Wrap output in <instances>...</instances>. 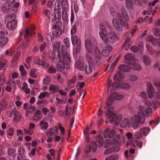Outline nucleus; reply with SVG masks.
<instances>
[{
	"label": "nucleus",
	"mask_w": 160,
	"mask_h": 160,
	"mask_svg": "<svg viewBox=\"0 0 160 160\" xmlns=\"http://www.w3.org/2000/svg\"><path fill=\"white\" fill-rule=\"evenodd\" d=\"M77 30V28L76 25L74 24L72 27L71 30V35H74L76 32Z\"/></svg>",
	"instance_id": "obj_54"
},
{
	"label": "nucleus",
	"mask_w": 160,
	"mask_h": 160,
	"mask_svg": "<svg viewBox=\"0 0 160 160\" xmlns=\"http://www.w3.org/2000/svg\"><path fill=\"white\" fill-rule=\"evenodd\" d=\"M46 47V44L45 42H43L42 43L40 46L39 48L40 51L41 52H42L45 48Z\"/></svg>",
	"instance_id": "obj_56"
},
{
	"label": "nucleus",
	"mask_w": 160,
	"mask_h": 160,
	"mask_svg": "<svg viewBox=\"0 0 160 160\" xmlns=\"http://www.w3.org/2000/svg\"><path fill=\"white\" fill-rule=\"evenodd\" d=\"M46 38L49 41H52L54 38V36L53 33L52 32H50L46 36Z\"/></svg>",
	"instance_id": "obj_49"
},
{
	"label": "nucleus",
	"mask_w": 160,
	"mask_h": 160,
	"mask_svg": "<svg viewBox=\"0 0 160 160\" xmlns=\"http://www.w3.org/2000/svg\"><path fill=\"white\" fill-rule=\"evenodd\" d=\"M58 56L59 61L57 62V67L58 69H63L65 67L64 62L69 64L71 61L69 54L65 46L62 47V52H58Z\"/></svg>",
	"instance_id": "obj_3"
},
{
	"label": "nucleus",
	"mask_w": 160,
	"mask_h": 160,
	"mask_svg": "<svg viewBox=\"0 0 160 160\" xmlns=\"http://www.w3.org/2000/svg\"><path fill=\"white\" fill-rule=\"evenodd\" d=\"M85 45L87 51L89 53H91L93 45L91 44L89 39H87L85 40Z\"/></svg>",
	"instance_id": "obj_19"
},
{
	"label": "nucleus",
	"mask_w": 160,
	"mask_h": 160,
	"mask_svg": "<svg viewBox=\"0 0 160 160\" xmlns=\"http://www.w3.org/2000/svg\"><path fill=\"white\" fill-rule=\"evenodd\" d=\"M124 154L127 160H133V159L134 158L133 155L128 154V150L125 151Z\"/></svg>",
	"instance_id": "obj_33"
},
{
	"label": "nucleus",
	"mask_w": 160,
	"mask_h": 160,
	"mask_svg": "<svg viewBox=\"0 0 160 160\" xmlns=\"http://www.w3.org/2000/svg\"><path fill=\"white\" fill-rule=\"evenodd\" d=\"M154 85L157 87L158 90L160 89V82L157 80H155L153 82Z\"/></svg>",
	"instance_id": "obj_57"
},
{
	"label": "nucleus",
	"mask_w": 160,
	"mask_h": 160,
	"mask_svg": "<svg viewBox=\"0 0 160 160\" xmlns=\"http://www.w3.org/2000/svg\"><path fill=\"white\" fill-rule=\"evenodd\" d=\"M123 98V95H119L116 92L110 95L106 103L105 108L108 109L105 112V115L107 118L110 119V123H113L115 126L118 125L121 122V115H117L113 111V107H110L115 99L120 100Z\"/></svg>",
	"instance_id": "obj_1"
},
{
	"label": "nucleus",
	"mask_w": 160,
	"mask_h": 160,
	"mask_svg": "<svg viewBox=\"0 0 160 160\" xmlns=\"http://www.w3.org/2000/svg\"><path fill=\"white\" fill-rule=\"evenodd\" d=\"M147 86L148 88L147 89L149 91H151V93L153 92H154V90L152 84L150 82H148L147 83Z\"/></svg>",
	"instance_id": "obj_51"
},
{
	"label": "nucleus",
	"mask_w": 160,
	"mask_h": 160,
	"mask_svg": "<svg viewBox=\"0 0 160 160\" xmlns=\"http://www.w3.org/2000/svg\"><path fill=\"white\" fill-rule=\"evenodd\" d=\"M83 133L85 136L86 140L87 143H89L92 142L90 141V139L89 136V131L87 129L84 130L83 131Z\"/></svg>",
	"instance_id": "obj_31"
},
{
	"label": "nucleus",
	"mask_w": 160,
	"mask_h": 160,
	"mask_svg": "<svg viewBox=\"0 0 160 160\" xmlns=\"http://www.w3.org/2000/svg\"><path fill=\"white\" fill-rule=\"evenodd\" d=\"M15 15L12 14L9 15L7 17L8 22L6 25V27L8 29L12 30L15 29L17 26V21L15 20Z\"/></svg>",
	"instance_id": "obj_6"
},
{
	"label": "nucleus",
	"mask_w": 160,
	"mask_h": 160,
	"mask_svg": "<svg viewBox=\"0 0 160 160\" xmlns=\"http://www.w3.org/2000/svg\"><path fill=\"white\" fill-rule=\"evenodd\" d=\"M129 78L131 81H135L137 79V77L133 74H130L129 76Z\"/></svg>",
	"instance_id": "obj_55"
},
{
	"label": "nucleus",
	"mask_w": 160,
	"mask_h": 160,
	"mask_svg": "<svg viewBox=\"0 0 160 160\" xmlns=\"http://www.w3.org/2000/svg\"><path fill=\"white\" fill-rule=\"evenodd\" d=\"M114 138L112 140L113 143L116 145H120L121 144V136L120 135L118 134L116 136L114 137Z\"/></svg>",
	"instance_id": "obj_16"
},
{
	"label": "nucleus",
	"mask_w": 160,
	"mask_h": 160,
	"mask_svg": "<svg viewBox=\"0 0 160 160\" xmlns=\"http://www.w3.org/2000/svg\"><path fill=\"white\" fill-rule=\"evenodd\" d=\"M20 54L19 52H17L14 56V58L12 60V66L13 68L12 69H15V68H14V67L17 65V62L18 60V58L20 56Z\"/></svg>",
	"instance_id": "obj_20"
},
{
	"label": "nucleus",
	"mask_w": 160,
	"mask_h": 160,
	"mask_svg": "<svg viewBox=\"0 0 160 160\" xmlns=\"http://www.w3.org/2000/svg\"><path fill=\"white\" fill-rule=\"evenodd\" d=\"M126 5L128 9L132 8L133 6L132 0H126Z\"/></svg>",
	"instance_id": "obj_32"
},
{
	"label": "nucleus",
	"mask_w": 160,
	"mask_h": 160,
	"mask_svg": "<svg viewBox=\"0 0 160 160\" xmlns=\"http://www.w3.org/2000/svg\"><path fill=\"white\" fill-rule=\"evenodd\" d=\"M42 13L48 18L50 21H53L54 19V16L53 13L49 10L44 9L42 11Z\"/></svg>",
	"instance_id": "obj_15"
},
{
	"label": "nucleus",
	"mask_w": 160,
	"mask_h": 160,
	"mask_svg": "<svg viewBox=\"0 0 160 160\" xmlns=\"http://www.w3.org/2000/svg\"><path fill=\"white\" fill-rule=\"evenodd\" d=\"M116 18L112 20V23L115 28L118 30L120 31L122 30L123 25V21L122 17L119 13H116Z\"/></svg>",
	"instance_id": "obj_7"
},
{
	"label": "nucleus",
	"mask_w": 160,
	"mask_h": 160,
	"mask_svg": "<svg viewBox=\"0 0 160 160\" xmlns=\"http://www.w3.org/2000/svg\"><path fill=\"white\" fill-rule=\"evenodd\" d=\"M131 68L134 70H140L141 69V66L138 64L136 63L132 65Z\"/></svg>",
	"instance_id": "obj_36"
},
{
	"label": "nucleus",
	"mask_w": 160,
	"mask_h": 160,
	"mask_svg": "<svg viewBox=\"0 0 160 160\" xmlns=\"http://www.w3.org/2000/svg\"><path fill=\"white\" fill-rule=\"evenodd\" d=\"M122 72H119L115 74L114 77V80H120L124 78L123 72L124 71H122Z\"/></svg>",
	"instance_id": "obj_23"
},
{
	"label": "nucleus",
	"mask_w": 160,
	"mask_h": 160,
	"mask_svg": "<svg viewBox=\"0 0 160 160\" xmlns=\"http://www.w3.org/2000/svg\"><path fill=\"white\" fill-rule=\"evenodd\" d=\"M126 136L128 139V141H130L132 140V133L130 132H127L126 134Z\"/></svg>",
	"instance_id": "obj_62"
},
{
	"label": "nucleus",
	"mask_w": 160,
	"mask_h": 160,
	"mask_svg": "<svg viewBox=\"0 0 160 160\" xmlns=\"http://www.w3.org/2000/svg\"><path fill=\"white\" fill-rule=\"evenodd\" d=\"M112 47L109 45H107L104 47L102 50V54L105 57H108L112 50Z\"/></svg>",
	"instance_id": "obj_11"
},
{
	"label": "nucleus",
	"mask_w": 160,
	"mask_h": 160,
	"mask_svg": "<svg viewBox=\"0 0 160 160\" xmlns=\"http://www.w3.org/2000/svg\"><path fill=\"white\" fill-rule=\"evenodd\" d=\"M77 78L76 76L73 77L72 78L68 80V83L69 85H71L74 83L76 81Z\"/></svg>",
	"instance_id": "obj_52"
},
{
	"label": "nucleus",
	"mask_w": 160,
	"mask_h": 160,
	"mask_svg": "<svg viewBox=\"0 0 160 160\" xmlns=\"http://www.w3.org/2000/svg\"><path fill=\"white\" fill-rule=\"evenodd\" d=\"M59 89V87L58 86H55L53 84H51L49 88V90L52 92V93L57 92Z\"/></svg>",
	"instance_id": "obj_30"
},
{
	"label": "nucleus",
	"mask_w": 160,
	"mask_h": 160,
	"mask_svg": "<svg viewBox=\"0 0 160 160\" xmlns=\"http://www.w3.org/2000/svg\"><path fill=\"white\" fill-rule=\"evenodd\" d=\"M66 11H63L62 12V18L64 20H66L68 18V16L66 12Z\"/></svg>",
	"instance_id": "obj_59"
},
{
	"label": "nucleus",
	"mask_w": 160,
	"mask_h": 160,
	"mask_svg": "<svg viewBox=\"0 0 160 160\" xmlns=\"http://www.w3.org/2000/svg\"><path fill=\"white\" fill-rule=\"evenodd\" d=\"M12 6L11 3L6 2L2 5L1 8L2 11L4 13H8L10 11Z\"/></svg>",
	"instance_id": "obj_12"
},
{
	"label": "nucleus",
	"mask_w": 160,
	"mask_h": 160,
	"mask_svg": "<svg viewBox=\"0 0 160 160\" xmlns=\"http://www.w3.org/2000/svg\"><path fill=\"white\" fill-rule=\"evenodd\" d=\"M87 58L88 62V65L86 66L85 70H87L88 69L89 70L96 69L95 64L93 62V60L90 56L88 55H87Z\"/></svg>",
	"instance_id": "obj_10"
},
{
	"label": "nucleus",
	"mask_w": 160,
	"mask_h": 160,
	"mask_svg": "<svg viewBox=\"0 0 160 160\" xmlns=\"http://www.w3.org/2000/svg\"><path fill=\"white\" fill-rule=\"evenodd\" d=\"M56 52L55 51L53 50V52H50L49 53V57L51 60H54L56 57L55 52Z\"/></svg>",
	"instance_id": "obj_44"
},
{
	"label": "nucleus",
	"mask_w": 160,
	"mask_h": 160,
	"mask_svg": "<svg viewBox=\"0 0 160 160\" xmlns=\"http://www.w3.org/2000/svg\"><path fill=\"white\" fill-rule=\"evenodd\" d=\"M62 7L63 10L67 11L69 8V6L67 1L66 0H63L61 2Z\"/></svg>",
	"instance_id": "obj_28"
},
{
	"label": "nucleus",
	"mask_w": 160,
	"mask_h": 160,
	"mask_svg": "<svg viewBox=\"0 0 160 160\" xmlns=\"http://www.w3.org/2000/svg\"><path fill=\"white\" fill-rule=\"evenodd\" d=\"M124 59L127 63L131 64V62L134 61V55L131 53L127 54L125 56Z\"/></svg>",
	"instance_id": "obj_18"
},
{
	"label": "nucleus",
	"mask_w": 160,
	"mask_h": 160,
	"mask_svg": "<svg viewBox=\"0 0 160 160\" xmlns=\"http://www.w3.org/2000/svg\"><path fill=\"white\" fill-rule=\"evenodd\" d=\"M143 60L144 64L147 65H149L151 62V59L147 56L143 57Z\"/></svg>",
	"instance_id": "obj_34"
},
{
	"label": "nucleus",
	"mask_w": 160,
	"mask_h": 160,
	"mask_svg": "<svg viewBox=\"0 0 160 160\" xmlns=\"http://www.w3.org/2000/svg\"><path fill=\"white\" fill-rule=\"evenodd\" d=\"M128 145H131L132 146L135 147L138 145V141L137 140H134L132 141L131 140L130 141H128L127 142Z\"/></svg>",
	"instance_id": "obj_38"
},
{
	"label": "nucleus",
	"mask_w": 160,
	"mask_h": 160,
	"mask_svg": "<svg viewBox=\"0 0 160 160\" xmlns=\"http://www.w3.org/2000/svg\"><path fill=\"white\" fill-rule=\"evenodd\" d=\"M110 14L112 16H116V13H118V12H116L115 10L113 8H111L110 9Z\"/></svg>",
	"instance_id": "obj_61"
},
{
	"label": "nucleus",
	"mask_w": 160,
	"mask_h": 160,
	"mask_svg": "<svg viewBox=\"0 0 160 160\" xmlns=\"http://www.w3.org/2000/svg\"><path fill=\"white\" fill-rule=\"evenodd\" d=\"M100 37L105 43L113 44L118 40V37L114 32L111 31L105 34L102 31L99 32Z\"/></svg>",
	"instance_id": "obj_5"
},
{
	"label": "nucleus",
	"mask_w": 160,
	"mask_h": 160,
	"mask_svg": "<svg viewBox=\"0 0 160 160\" xmlns=\"http://www.w3.org/2000/svg\"><path fill=\"white\" fill-rule=\"evenodd\" d=\"M120 150V148L118 147H112L107 149L104 152V154H110L112 153L116 152Z\"/></svg>",
	"instance_id": "obj_17"
},
{
	"label": "nucleus",
	"mask_w": 160,
	"mask_h": 160,
	"mask_svg": "<svg viewBox=\"0 0 160 160\" xmlns=\"http://www.w3.org/2000/svg\"><path fill=\"white\" fill-rule=\"evenodd\" d=\"M130 68L129 66L125 64H122L119 67V70H128Z\"/></svg>",
	"instance_id": "obj_48"
},
{
	"label": "nucleus",
	"mask_w": 160,
	"mask_h": 160,
	"mask_svg": "<svg viewBox=\"0 0 160 160\" xmlns=\"http://www.w3.org/2000/svg\"><path fill=\"white\" fill-rule=\"evenodd\" d=\"M154 39L153 36H149L147 37L146 40L147 42H151L152 43V42L153 40Z\"/></svg>",
	"instance_id": "obj_64"
},
{
	"label": "nucleus",
	"mask_w": 160,
	"mask_h": 160,
	"mask_svg": "<svg viewBox=\"0 0 160 160\" xmlns=\"http://www.w3.org/2000/svg\"><path fill=\"white\" fill-rule=\"evenodd\" d=\"M8 41V39L7 37H4L1 38L0 41V45L1 47L4 46Z\"/></svg>",
	"instance_id": "obj_29"
},
{
	"label": "nucleus",
	"mask_w": 160,
	"mask_h": 160,
	"mask_svg": "<svg viewBox=\"0 0 160 160\" xmlns=\"http://www.w3.org/2000/svg\"><path fill=\"white\" fill-rule=\"evenodd\" d=\"M8 33L7 31L6 30L0 31V38L1 39L7 35Z\"/></svg>",
	"instance_id": "obj_50"
},
{
	"label": "nucleus",
	"mask_w": 160,
	"mask_h": 160,
	"mask_svg": "<svg viewBox=\"0 0 160 160\" xmlns=\"http://www.w3.org/2000/svg\"><path fill=\"white\" fill-rule=\"evenodd\" d=\"M60 47V42H56L53 46V50L55 51L56 52L58 51Z\"/></svg>",
	"instance_id": "obj_47"
},
{
	"label": "nucleus",
	"mask_w": 160,
	"mask_h": 160,
	"mask_svg": "<svg viewBox=\"0 0 160 160\" xmlns=\"http://www.w3.org/2000/svg\"><path fill=\"white\" fill-rule=\"evenodd\" d=\"M118 156L117 154H114L109 156L105 160H117Z\"/></svg>",
	"instance_id": "obj_37"
},
{
	"label": "nucleus",
	"mask_w": 160,
	"mask_h": 160,
	"mask_svg": "<svg viewBox=\"0 0 160 160\" xmlns=\"http://www.w3.org/2000/svg\"><path fill=\"white\" fill-rule=\"evenodd\" d=\"M129 123L128 120L127 118H125L121 122L120 126L122 128L126 127Z\"/></svg>",
	"instance_id": "obj_40"
},
{
	"label": "nucleus",
	"mask_w": 160,
	"mask_h": 160,
	"mask_svg": "<svg viewBox=\"0 0 160 160\" xmlns=\"http://www.w3.org/2000/svg\"><path fill=\"white\" fill-rule=\"evenodd\" d=\"M58 126L62 134L64 135L65 132V130L64 128L62 127L60 123L58 124Z\"/></svg>",
	"instance_id": "obj_63"
},
{
	"label": "nucleus",
	"mask_w": 160,
	"mask_h": 160,
	"mask_svg": "<svg viewBox=\"0 0 160 160\" xmlns=\"http://www.w3.org/2000/svg\"><path fill=\"white\" fill-rule=\"evenodd\" d=\"M139 130L142 134V135L146 136L149 133L150 129L148 128L145 127L140 128Z\"/></svg>",
	"instance_id": "obj_26"
},
{
	"label": "nucleus",
	"mask_w": 160,
	"mask_h": 160,
	"mask_svg": "<svg viewBox=\"0 0 160 160\" xmlns=\"http://www.w3.org/2000/svg\"><path fill=\"white\" fill-rule=\"evenodd\" d=\"M56 100L58 101V102L56 103L57 105H59L60 103H65L66 102V101H64V100H63V99H60L58 98H56Z\"/></svg>",
	"instance_id": "obj_58"
},
{
	"label": "nucleus",
	"mask_w": 160,
	"mask_h": 160,
	"mask_svg": "<svg viewBox=\"0 0 160 160\" xmlns=\"http://www.w3.org/2000/svg\"><path fill=\"white\" fill-rule=\"evenodd\" d=\"M94 46L93 47V49L92 51V52L95 56V57L98 58H99L101 57V51L99 48L95 46L96 41H95L94 42Z\"/></svg>",
	"instance_id": "obj_13"
},
{
	"label": "nucleus",
	"mask_w": 160,
	"mask_h": 160,
	"mask_svg": "<svg viewBox=\"0 0 160 160\" xmlns=\"http://www.w3.org/2000/svg\"><path fill=\"white\" fill-rule=\"evenodd\" d=\"M151 112V108L149 107L144 108L139 106L138 114L135 116V121L132 123V128L136 129L140 127L144 122L145 117Z\"/></svg>",
	"instance_id": "obj_2"
},
{
	"label": "nucleus",
	"mask_w": 160,
	"mask_h": 160,
	"mask_svg": "<svg viewBox=\"0 0 160 160\" xmlns=\"http://www.w3.org/2000/svg\"><path fill=\"white\" fill-rule=\"evenodd\" d=\"M72 42V45L75 46L77 45V48L76 50H73V54H76L79 52L80 49L81 41L80 39L78 38L76 35H73L71 37Z\"/></svg>",
	"instance_id": "obj_8"
},
{
	"label": "nucleus",
	"mask_w": 160,
	"mask_h": 160,
	"mask_svg": "<svg viewBox=\"0 0 160 160\" xmlns=\"http://www.w3.org/2000/svg\"><path fill=\"white\" fill-rule=\"evenodd\" d=\"M14 120L15 122H18L21 119V115L19 112L16 110L14 111Z\"/></svg>",
	"instance_id": "obj_25"
},
{
	"label": "nucleus",
	"mask_w": 160,
	"mask_h": 160,
	"mask_svg": "<svg viewBox=\"0 0 160 160\" xmlns=\"http://www.w3.org/2000/svg\"><path fill=\"white\" fill-rule=\"evenodd\" d=\"M83 62L82 59V58H80L76 63V67L77 69L78 70H81L83 69Z\"/></svg>",
	"instance_id": "obj_24"
},
{
	"label": "nucleus",
	"mask_w": 160,
	"mask_h": 160,
	"mask_svg": "<svg viewBox=\"0 0 160 160\" xmlns=\"http://www.w3.org/2000/svg\"><path fill=\"white\" fill-rule=\"evenodd\" d=\"M112 140H106L104 142V146L105 148H108L110 147L112 143Z\"/></svg>",
	"instance_id": "obj_43"
},
{
	"label": "nucleus",
	"mask_w": 160,
	"mask_h": 160,
	"mask_svg": "<svg viewBox=\"0 0 160 160\" xmlns=\"http://www.w3.org/2000/svg\"><path fill=\"white\" fill-rule=\"evenodd\" d=\"M25 157H22L18 154H15L13 156V159L14 160H21L24 158Z\"/></svg>",
	"instance_id": "obj_53"
},
{
	"label": "nucleus",
	"mask_w": 160,
	"mask_h": 160,
	"mask_svg": "<svg viewBox=\"0 0 160 160\" xmlns=\"http://www.w3.org/2000/svg\"><path fill=\"white\" fill-rule=\"evenodd\" d=\"M25 150L22 147H20L19 148L18 152L19 155L22 157H25L24 155Z\"/></svg>",
	"instance_id": "obj_42"
},
{
	"label": "nucleus",
	"mask_w": 160,
	"mask_h": 160,
	"mask_svg": "<svg viewBox=\"0 0 160 160\" xmlns=\"http://www.w3.org/2000/svg\"><path fill=\"white\" fill-rule=\"evenodd\" d=\"M42 115L41 112L40 110H37L34 113L33 120L36 121L39 120L42 118Z\"/></svg>",
	"instance_id": "obj_22"
},
{
	"label": "nucleus",
	"mask_w": 160,
	"mask_h": 160,
	"mask_svg": "<svg viewBox=\"0 0 160 160\" xmlns=\"http://www.w3.org/2000/svg\"><path fill=\"white\" fill-rule=\"evenodd\" d=\"M15 152V150L12 148H10L8 150V154L10 156L12 155Z\"/></svg>",
	"instance_id": "obj_60"
},
{
	"label": "nucleus",
	"mask_w": 160,
	"mask_h": 160,
	"mask_svg": "<svg viewBox=\"0 0 160 160\" xmlns=\"http://www.w3.org/2000/svg\"><path fill=\"white\" fill-rule=\"evenodd\" d=\"M152 106L154 109H156L160 106V102L158 101H153L152 102Z\"/></svg>",
	"instance_id": "obj_41"
},
{
	"label": "nucleus",
	"mask_w": 160,
	"mask_h": 160,
	"mask_svg": "<svg viewBox=\"0 0 160 160\" xmlns=\"http://www.w3.org/2000/svg\"><path fill=\"white\" fill-rule=\"evenodd\" d=\"M35 34L34 32L32 31H30L29 28H27L25 34H24V38H26L30 36H31Z\"/></svg>",
	"instance_id": "obj_35"
},
{
	"label": "nucleus",
	"mask_w": 160,
	"mask_h": 160,
	"mask_svg": "<svg viewBox=\"0 0 160 160\" xmlns=\"http://www.w3.org/2000/svg\"><path fill=\"white\" fill-rule=\"evenodd\" d=\"M121 12L125 20L126 21H128L129 20V18L125 9L122 8L121 9Z\"/></svg>",
	"instance_id": "obj_27"
},
{
	"label": "nucleus",
	"mask_w": 160,
	"mask_h": 160,
	"mask_svg": "<svg viewBox=\"0 0 160 160\" xmlns=\"http://www.w3.org/2000/svg\"><path fill=\"white\" fill-rule=\"evenodd\" d=\"M96 142L98 143V144L97 145L94 142H92L90 143H88L87 145V147L85 150V157L86 158H88L89 157L88 153L91 151L94 152L97 149V146L98 147H101L103 144V139L102 136L101 135L97 136L96 138Z\"/></svg>",
	"instance_id": "obj_4"
},
{
	"label": "nucleus",
	"mask_w": 160,
	"mask_h": 160,
	"mask_svg": "<svg viewBox=\"0 0 160 160\" xmlns=\"http://www.w3.org/2000/svg\"><path fill=\"white\" fill-rule=\"evenodd\" d=\"M8 66L6 60L2 56L0 57V70H5Z\"/></svg>",
	"instance_id": "obj_14"
},
{
	"label": "nucleus",
	"mask_w": 160,
	"mask_h": 160,
	"mask_svg": "<svg viewBox=\"0 0 160 160\" xmlns=\"http://www.w3.org/2000/svg\"><path fill=\"white\" fill-rule=\"evenodd\" d=\"M142 134L140 131L135 132L134 135V137L136 139H139L142 138Z\"/></svg>",
	"instance_id": "obj_46"
},
{
	"label": "nucleus",
	"mask_w": 160,
	"mask_h": 160,
	"mask_svg": "<svg viewBox=\"0 0 160 160\" xmlns=\"http://www.w3.org/2000/svg\"><path fill=\"white\" fill-rule=\"evenodd\" d=\"M152 44L155 47H160V41L157 39L154 38L152 42Z\"/></svg>",
	"instance_id": "obj_45"
},
{
	"label": "nucleus",
	"mask_w": 160,
	"mask_h": 160,
	"mask_svg": "<svg viewBox=\"0 0 160 160\" xmlns=\"http://www.w3.org/2000/svg\"><path fill=\"white\" fill-rule=\"evenodd\" d=\"M153 34L156 36H159L160 34V28H154L152 29Z\"/></svg>",
	"instance_id": "obj_39"
},
{
	"label": "nucleus",
	"mask_w": 160,
	"mask_h": 160,
	"mask_svg": "<svg viewBox=\"0 0 160 160\" xmlns=\"http://www.w3.org/2000/svg\"><path fill=\"white\" fill-rule=\"evenodd\" d=\"M42 58L43 61H41L40 59H38V60L35 61V63L36 65L42 66L44 65L45 64V61L46 60L47 58H46L45 56L43 55L42 56Z\"/></svg>",
	"instance_id": "obj_21"
},
{
	"label": "nucleus",
	"mask_w": 160,
	"mask_h": 160,
	"mask_svg": "<svg viewBox=\"0 0 160 160\" xmlns=\"http://www.w3.org/2000/svg\"><path fill=\"white\" fill-rule=\"evenodd\" d=\"M115 134L116 132L113 129H110L108 128H107L103 132V136L105 138H112Z\"/></svg>",
	"instance_id": "obj_9"
}]
</instances>
